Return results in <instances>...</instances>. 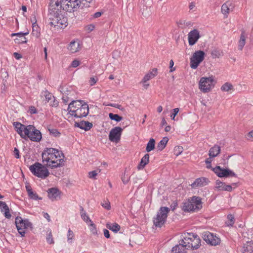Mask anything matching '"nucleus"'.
Masks as SVG:
<instances>
[{
    "mask_svg": "<svg viewBox=\"0 0 253 253\" xmlns=\"http://www.w3.org/2000/svg\"><path fill=\"white\" fill-rule=\"evenodd\" d=\"M204 240L208 244L211 246L219 245L221 243V239L216 234L210 232H206L203 235Z\"/></svg>",
    "mask_w": 253,
    "mask_h": 253,
    "instance_id": "13",
    "label": "nucleus"
},
{
    "mask_svg": "<svg viewBox=\"0 0 253 253\" xmlns=\"http://www.w3.org/2000/svg\"><path fill=\"white\" fill-rule=\"evenodd\" d=\"M123 129L119 126L112 128L109 134V140L113 142L118 143L121 139Z\"/></svg>",
    "mask_w": 253,
    "mask_h": 253,
    "instance_id": "16",
    "label": "nucleus"
},
{
    "mask_svg": "<svg viewBox=\"0 0 253 253\" xmlns=\"http://www.w3.org/2000/svg\"><path fill=\"white\" fill-rule=\"evenodd\" d=\"M48 196L52 201L56 200L60 196V191L56 188H51L48 191Z\"/></svg>",
    "mask_w": 253,
    "mask_h": 253,
    "instance_id": "24",
    "label": "nucleus"
},
{
    "mask_svg": "<svg viewBox=\"0 0 253 253\" xmlns=\"http://www.w3.org/2000/svg\"><path fill=\"white\" fill-rule=\"evenodd\" d=\"M13 126L17 132L25 139L29 138L35 142H39L42 139L41 132L32 125L25 126L19 122H14Z\"/></svg>",
    "mask_w": 253,
    "mask_h": 253,
    "instance_id": "3",
    "label": "nucleus"
},
{
    "mask_svg": "<svg viewBox=\"0 0 253 253\" xmlns=\"http://www.w3.org/2000/svg\"><path fill=\"white\" fill-rule=\"evenodd\" d=\"M97 81H98V78L97 77H96V78L91 77L90 78V79L89 80V84L91 86H92L96 83Z\"/></svg>",
    "mask_w": 253,
    "mask_h": 253,
    "instance_id": "52",
    "label": "nucleus"
},
{
    "mask_svg": "<svg viewBox=\"0 0 253 253\" xmlns=\"http://www.w3.org/2000/svg\"><path fill=\"white\" fill-rule=\"evenodd\" d=\"M212 170L218 177L220 178L236 176V174L231 170L222 168L220 166H216L212 169Z\"/></svg>",
    "mask_w": 253,
    "mask_h": 253,
    "instance_id": "14",
    "label": "nucleus"
},
{
    "mask_svg": "<svg viewBox=\"0 0 253 253\" xmlns=\"http://www.w3.org/2000/svg\"><path fill=\"white\" fill-rule=\"evenodd\" d=\"M155 141L153 138H151L147 144L146 151L148 152L153 150L155 148Z\"/></svg>",
    "mask_w": 253,
    "mask_h": 253,
    "instance_id": "36",
    "label": "nucleus"
},
{
    "mask_svg": "<svg viewBox=\"0 0 253 253\" xmlns=\"http://www.w3.org/2000/svg\"><path fill=\"white\" fill-rule=\"evenodd\" d=\"M67 119L69 121L86 117L89 113L87 103L82 100L73 101L69 104Z\"/></svg>",
    "mask_w": 253,
    "mask_h": 253,
    "instance_id": "2",
    "label": "nucleus"
},
{
    "mask_svg": "<svg viewBox=\"0 0 253 253\" xmlns=\"http://www.w3.org/2000/svg\"><path fill=\"white\" fill-rule=\"evenodd\" d=\"M130 177L128 174H126V172L124 173L122 177V180L124 184H127L129 180Z\"/></svg>",
    "mask_w": 253,
    "mask_h": 253,
    "instance_id": "47",
    "label": "nucleus"
},
{
    "mask_svg": "<svg viewBox=\"0 0 253 253\" xmlns=\"http://www.w3.org/2000/svg\"><path fill=\"white\" fill-rule=\"evenodd\" d=\"M179 109L178 108H176L172 110L170 114V118L171 120H175V117L179 112Z\"/></svg>",
    "mask_w": 253,
    "mask_h": 253,
    "instance_id": "44",
    "label": "nucleus"
},
{
    "mask_svg": "<svg viewBox=\"0 0 253 253\" xmlns=\"http://www.w3.org/2000/svg\"><path fill=\"white\" fill-rule=\"evenodd\" d=\"M183 245L188 250H197L201 246V239L200 237L193 233H187L184 238L181 241Z\"/></svg>",
    "mask_w": 253,
    "mask_h": 253,
    "instance_id": "7",
    "label": "nucleus"
},
{
    "mask_svg": "<svg viewBox=\"0 0 253 253\" xmlns=\"http://www.w3.org/2000/svg\"><path fill=\"white\" fill-rule=\"evenodd\" d=\"M13 55H14V57L16 59H19L22 57L21 55L19 53H17V52H14L13 53Z\"/></svg>",
    "mask_w": 253,
    "mask_h": 253,
    "instance_id": "62",
    "label": "nucleus"
},
{
    "mask_svg": "<svg viewBox=\"0 0 253 253\" xmlns=\"http://www.w3.org/2000/svg\"><path fill=\"white\" fill-rule=\"evenodd\" d=\"M157 75L158 69L156 68H153L145 75L140 82V83L143 84V86L145 89H147L150 85V84L148 83V82L153 79Z\"/></svg>",
    "mask_w": 253,
    "mask_h": 253,
    "instance_id": "15",
    "label": "nucleus"
},
{
    "mask_svg": "<svg viewBox=\"0 0 253 253\" xmlns=\"http://www.w3.org/2000/svg\"><path fill=\"white\" fill-rule=\"evenodd\" d=\"M29 169L32 174L42 179H45L49 175V172L45 165L38 162L31 166Z\"/></svg>",
    "mask_w": 253,
    "mask_h": 253,
    "instance_id": "9",
    "label": "nucleus"
},
{
    "mask_svg": "<svg viewBox=\"0 0 253 253\" xmlns=\"http://www.w3.org/2000/svg\"><path fill=\"white\" fill-rule=\"evenodd\" d=\"M205 53L202 50L195 51L190 58V66L192 69H196L199 64L204 60Z\"/></svg>",
    "mask_w": 253,
    "mask_h": 253,
    "instance_id": "12",
    "label": "nucleus"
},
{
    "mask_svg": "<svg viewBox=\"0 0 253 253\" xmlns=\"http://www.w3.org/2000/svg\"><path fill=\"white\" fill-rule=\"evenodd\" d=\"M214 158L213 157H211L209 156V158L206 159L205 160V163H211V162L212 161V159Z\"/></svg>",
    "mask_w": 253,
    "mask_h": 253,
    "instance_id": "63",
    "label": "nucleus"
},
{
    "mask_svg": "<svg viewBox=\"0 0 253 253\" xmlns=\"http://www.w3.org/2000/svg\"><path fill=\"white\" fill-rule=\"evenodd\" d=\"M101 206L107 210H109L111 209L110 204L108 201H104V203L101 204Z\"/></svg>",
    "mask_w": 253,
    "mask_h": 253,
    "instance_id": "49",
    "label": "nucleus"
},
{
    "mask_svg": "<svg viewBox=\"0 0 253 253\" xmlns=\"http://www.w3.org/2000/svg\"><path fill=\"white\" fill-rule=\"evenodd\" d=\"M212 58H218L223 55V52L217 49H213L211 52Z\"/></svg>",
    "mask_w": 253,
    "mask_h": 253,
    "instance_id": "35",
    "label": "nucleus"
},
{
    "mask_svg": "<svg viewBox=\"0 0 253 253\" xmlns=\"http://www.w3.org/2000/svg\"><path fill=\"white\" fill-rule=\"evenodd\" d=\"M41 96H43L45 97V100L48 102L51 99H53L54 96L49 92L48 90H45L41 92Z\"/></svg>",
    "mask_w": 253,
    "mask_h": 253,
    "instance_id": "34",
    "label": "nucleus"
},
{
    "mask_svg": "<svg viewBox=\"0 0 253 253\" xmlns=\"http://www.w3.org/2000/svg\"><path fill=\"white\" fill-rule=\"evenodd\" d=\"M74 238L73 232L69 229L67 233V241L69 243H72Z\"/></svg>",
    "mask_w": 253,
    "mask_h": 253,
    "instance_id": "42",
    "label": "nucleus"
},
{
    "mask_svg": "<svg viewBox=\"0 0 253 253\" xmlns=\"http://www.w3.org/2000/svg\"><path fill=\"white\" fill-rule=\"evenodd\" d=\"M106 227L115 233L119 231L120 229V226L117 223H107L106 224Z\"/></svg>",
    "mask_w": 253,
    "mask_h": 253,
    "instance_id": "31",
    "label": "nucleus"
},
{
    "mask_svg": "<svg viewBox=\"0 0 253 253\" xmlns=\"http://www.w3.org/2000/svg\"><path fill=\"white\" fill-rule=\"evenodd\" d=\"M43 215L44 217L45 218L48 222L50 221V216L47 213L43 212Z\"/></svg>",
    "mask_w": 253,
    "mask_h": 253,
    "instance_id": "60",
    "label": "nucleus"
},
{
    "mask_svg": "<svg viewBox=\"0 0 253 253\" xmlns=\"http://www.w3.org/2000/svg\"><path fill=\"white\" fill-rule=\"evenodd\" d=\"M216 84V81L212 75L201 77L198 83L199 88L203 93H208L214 87Z\"/></svg>",
    "mask_w": 253,
    "mask_h": 253,
    "instance_id": "8",
    "label": "nucleus"
},
{
    "mask_svg": "<svg viewBox=\"0 0 253 253\" xmlns=\"http://www.w3.org/2000/svg\"><path fill=\"white\" fill-rule=\"evenodd\" d=\"M51 7L62 8L66 11L71 12L79 5L78 0H51Z\"/></svg>",
    "mask_w": 253,
    "mask_h": 253,
    "instance_id": "6",
    "label": "nucleus"
},
{
    "mask_svg": "<svg viewBox=\"0 0 253 253\" xmlns=\"http://www.w3.org/2000/svg\"><path fill=\"white\" fill-rule=\"evenodd\" d=\"M103 234L104 236L107 238H110V234L109 231L106 229H103Z\"/></svg>",
    "mask_w": 253,
    "mask_h": 253,
    "instance_id": "56",
    "label": "nucleus"
},
{
    "mask_svg": "<svg viewBox=\"0 0 253 253\" xmlns=\"http://www.w3.org/2000/svg\"><path fill=\"white\" fill-rule=\"evenodd\" d=\"M210 183V180L205 177H201L196 178L195 181L190 185L193 189H196L199 187L206 186Z\"/></svg>",
    "mask_w": 253,
    "mask_h": 253,
    "instance_id": "19",
    "label": "nucleus"
},
{
    "mask_svg": "<svg viewBox=\"0 0 253 253\" xmlns=\"http://www.w3.org/2000/svg\"><path fill=\"white\" fill-rule=\"evenodd\" d=\"M91 1L92 0H78L79 4L81 3H83V4H85V2L90 3Z\"/></svg>",
    "mask_w": 253,
    "mask_h": 253,
    "instance_id": "59",
    "label": "nucleus"
},
{
    "mask_svg": "<svg viewBox=\"0 0 253 253\" xmlns=\"http://www.w3.org/2000/svg\"><path fill=\"white\" fill-rule=\"evenodd\" d=\"M221 152V148L218 145H214L209 151V156L215 158L217 157Z\"/></svg>",
    "mask_w": 253,
    "mask_h": 253,
    "instance_id": "23",
    "label": "nucleus"
},
{
    "mask_svg": "<svg viewBox=\"0 0 253 253\" xmlns=\"http://www.w3.org/2000/svg\"><path fill=\"white\" fill-rule=\"evenodd\" d=\"M82 45L78 39H75L71 41L68 45L67 49L70 53H75L80 51Z\"/></svg>",
    "mask_w": 253,
    "mask_h": 253,
    "instance_id": "18",
    "label": "nucleus"
},
{
    "mask_svg": "<svg viewBox=\"0 0 253 253\" xmlns=\"http://www.w3.org/2000/svg\"><path fill=\"white\" fill-rule=\"evenodd\" d=\"M149 162V155L146 154L141 159L140 164L138 166V169H143Z\"/></svg>",
    "mask_w": 253,
    "mask_h": 253,
    "instance_id": "30",
    "label": "nucleus"
},
{
    "mask_svg": "<svg viewBox=\"0 0 253 253\" xmlns=\"http://www.w3.org/2000/svg\"><path fill=\"white\" fill-rule=\"evenodd\" d=\"M177 27L180 29H184L188 27L192 26V23L190 21H187L185 19H180L176 22Z\"/></svg>",
    "mask_w": 253,
    "mask_h": 253,
    "instance_id": "28",
    "label": "nucleus"
},
{
    "mask_svg": "<svg viewBox=\"0 0 253 253\" xmlns=\"http://www.w3.org/2000/svg\"><path fill=\"white\" fill-rule=\"evenodd\" d=\"M89 229L91 232V233L94 235L97 236L98 235V231L96 228V225L93 223L92 221L89 222V224L88 225Z\"/></svg>",
    "mask_w": 253,
    "mask_h": 253,
    "instance_id": "38",
    "label": "nucleus"
},
{
    "mask_svg": "<svg viewBox=\"0 0 253 253\" xmlns=\"http://www.w3.org/2000/svg\"><path fill=\"white\" fill-rule=\"evenodd\" d=\"M29 112L31 114H34L37 113V110L35 107L31 106L29 107Z\"/></svg>",
    "mask_w": 253,
    "mask_h": 253,
    "instance_id": "53",
    "label": "nucleus"
},
{
    "mask_svg": "<svg viewBox=\"0 0 253 253\" xmlns=\"http://www.w3.org/2000/svg\"><path fill=\"white\" fill-rule=\"evenodd\" d=\"M8 208L5 202L0 201V211L1 212H3L6 210H8Z\"/></svg>",
    "mask_w": 253,
    "mask_h": 253,
    "instance_id": "45",
    "label": "nucleus"
},
{
    "mask_svg": "<svg viewBox=\"0 0 253 253\" xmlns=\"http://www.w3.org/2000/svg\"><path fill=\"white\" fill-rule=\"evenodd\" d=\"M50 25L57 29H64L68 25V19L59 8L49 6Z\"/></svg>",
    "mask_w": 253,
    "mask_h": 253,
    "instance_id": "4",
    "label": "nucleus"
},
{
    "mask_svg": "<svg viewBox=\"0 0 253 253\" xmlns=\"http://www.w3.org/2000/svg\"><path fill=\"white\" fill-rule=\"evenodd\" d=\"M42 162L44 165L51 169L60 168L64 166L65 156L57 149L46 148L42 154Z\"/></svg>",
    "mask_w": 253,
    "mask_h": 253,
    "instance_id": "1",
    "label": "nucleus"
},
{
    "mask_svg": "<svg viewBox=\"0 0 253 253\" xmlns=\"http://www.w3.org/2000/svg\"><path fill=\"white\" fill-rule=\"evenodd\" d=\"M13 152H14V155L15 156V157L16 158H19V151L16 148H14Z\"/></svg>",
    "mask_w": 253,
    "mask_h": 253,
    "instance_id": "58",
    "label": "nucleus"
},
{
    "mask_svg": "<svg viewBox=\"0 0 253 253\" xmlns=\"http://www.w3.org/2000/svg\"><path fill=\"white\" fill-rule=\"evenodd\" d=\"M15 225L18 233L21 236H24L26 229L32 228V224L28 219H23L21 217L17 216L15 220Z\"/></svg>",
    "mask_w": 253,
    "mask_h": 253,
    "instance_id": "11",
    "label": "nucleus"
},
{
    "mask_svg": "<svg viewBox=\"0 0 253 253\" xmlns=\"http://www.w3.org/2000/svg\"><path fill=\"white\" fill-rule=\"evenodd\" d=\"M80 64V61L78 60H74L71 64V66L72 67L76 68L78 66H79Z\"/></svg>",
    "mask_w": 253,
    "mask_h": 253,
    "instance_id": "55",
    "label": "nucleus"
},
{
    "mask_svg": "<svg viewBox=\"0 0 253 253\" xmlns=\"http://www.w3.org/2000/svg\"><path fill=\"white\" fill-rule=\"evenodd\" d=\"M174 62L172 60H171L169 62V67L170 68V72H172L175 70V68H173Z\"/></svg>",
    "mask_w": 253,
    "mask_h": 253,
    "instance_id": "57",
    "label": "nucleus"
},
{
    "mask_svg": "<svg viewBox=\"0 0 253 253\" xmlns=\"http://www.w3.org/2000/svg\"><path fill=\"white\" fill-rule=\"evenodd\" d=\"M48 103H49V104L50 106L53 107H56L58 105V101L55 99V97L53 99H51Z\"/></svg>",
    "mask_w": 253,
    "mask_h": 253,
    "instance_id": "48",
    "label": "nucleus"
},
{
    "mask_svg": "<svg viewBox=\"0 0 253 253\" xmlns=\"http://www.w3.org/2000/svg\"><path fill=\"white\" fill-rule=\"evenodd\" d=\"M80 211L81 216L84 221L86 223L92 221L89 216L87 215L86 212L84 211L83 207H80Z\"/></svg>",
    "mask_w": 253,
    "mask_h": 253,
    "instance_id": "33",
    "label": "nucleus"
},
{
    "mask_svg": "<svg viewBox=\"0 0 253 253\" xmlns=\"http://www.w3.org/2000/svg\"><path fill=\"white\" fill-rule=\"evenodd\" d=\"M243 253H253V241L247 242L243 247Z\"/></svg>",
    "mask_w": 253,
    "mask_h": 253,
    "instance_id": "29",
    "label": "nucleus"
},
{
    "mask_svg": "<svg viewBox=\"0 0 253 253\" xmlns=\"http://www.w3.org/2000/svg\"><path fill=\"white\" fill-rule=\"evenodd\" d=\"M233 4L229 1H227L224 3L221 6V12L224 15V17L227 18L230 13V8L232 7Z\"/></svg>",
    "mask_w": 253,
    "mask_h": 253,
    "instance_id": "22",
    "label": "nucleus"
},
{
    "mask_svg": "<svg viewBox=\"0 0 253 253\" xmlns=\"http://www.w3.org/2000/svg\"><path fill=\"white\" fill-rule=\"evenodd\" d=\"M110 106L122 110L121 105L117 104H111L110 105Z\"/></svg>",
    "mask_w": 253,
    "mask_h": 253,
    "instance_id": "61",
    "label": "nucleus"
},
{
    "mask_svg": "<svg viewBox=\"0 0 253 253\" xmlns=\"http://www.w3.org/2000/svg\"><path fill=\"white\" fill-rule=\"evenodd\" d=\"M183 151V148L182 146H176L174 148V154L176 156L180 155Z\"/></svg>",
    "mask_w": 253,
    "mask_h": 253,
    "instance_id": "43",
    "label": "nucleus"
},
{
    "mask_svg": "<svg viewBox=\"0 0 253 253\" xmlns=\"http://www.w3.org/2000/svg\"><path fill=\"white\" fill-rule=\"evenodd\" d=\"M168 141V138L167 137H164L158 144L157 149L160 151L163 150L165 148Z\"/></svg>",
    "mask_w": 253,
    "mask_h": 253,
    "instance_id": "32",
    "label": "nucleus"
},
{
    "mask_svg": "<svg viewBox=\"0 0 253 253\" xmlns=\"http://www.w3.org/2000/svg\"><path fill=\"white\" fill-rule=\"evenodd\" d=\"M187 250L181 242L179 245H176L172 249L171 253H187Z\"/></svg>",
    "mask_w": 253,
    "mask_h": 253,
    "instance_id": "25",
    "label": "nucleus"
},
{
    "mask_svg": "<svg viewBox=\"0 0 253 253\" xmlns=\"http://www.w3.org/2000/svg\"><path fill=\"white\" fill-rule=\"evenodd\" d=\"M228 219L230 220V223L228 224V225L232 226L234 224V216L232 214H229L228 215Z\"/></svg>",
    "mask_w": 253,
    "mask_h": 253,
    "instance_id": "54",
    "label": "nucleus"
},
{
    "mask_svg": "<svg viewBox=\"0 0 253 253\" xmlns=\"http://www.w3.org/2000/svg\"><path fill=\"white\" fill-rule=\"evenodd\" d=\"M26 189L27 192L28 196L31 199L35 200L42 199L41 198H40L39 197L38 195L37 194V193L36 192H35L33 191L30 185H26Z\"/></svg>",
    "mask_w": 253,
    "mask_h": 253,
    "instance_id": "26",
    "label": "nucleus"
},
{
    "mask_svg": "<svg viewBox=\"0 0 253 253\" xmlns=\"http://www.w3.org/2000/svg\"><path fill=\"white\" fill-rule=\"evenodd\" d=\"M101 170L97 169L96 170H92L88 172V177L90 178L96 179V175L100 173Z\"/></svg>",
    "mask_w": 253,
    "mask_h": 253,
    "instance_id": "40",
    "label": "nucleus"
},
{
    "mask_svg": "<svg viewBox=\"0 0 253 253\" xmlns=\"http://www.w3.org/2000/svg\"><path fill=\"white\" fill-rule=\"evenodd\" d=\"M29 34L28 32L25 33H13L11 35V37L16 36V38L14 39L15 42L18 44L26 43L27 42V38L25 37L26 35Z\"/></svg>",
    "mask_w": 253,
    "mask_h": 253,
    "instance_id": "21",
    "label": "nucleus"
},
{
    "mask_svg": "<svg viewBox=\"0 0 253 253\" xmlns=\"http://www.w3.org/2000/svg\"><path fill=\"white\" fill-rule=\"evenodd\" d=\"M109 117L110 119L112 120H115L118 122L121 121L122 120V117L117 114L109 113Z\"/></svg>",
    "mask_w": 253,
    "mask_h": 253,
    "instance_id": "41",
    "label": "nucleus"
},
{
    "mask_svg": "<svg viewBox=\"0 0 253 253\" xmlns=\"http://www.w3.org/2000/svg\"><path fill=\"white\" fill-rule=\"evenodd\" d=\"M46 240L48 243L52 244L54 243L53 238L52 237V232L50 231L47 235Z\"/></svg>",
    "mask_w": 253,
    "mask_h": 253,
    "instance_id": "46",
    "label": "nucleus"
},
{
    "mask_svg": "<svg viewBox=\"0 0 253 253\" xmlns=\"http://www.w3.org/2000/svg\"><path fill=\"white\" fill-rule=\"evenodd\" d=\"M215 188L218 191L231 192L233 190V188L231 185H226L225 182L221 181L219 180H217L215 181Z\"/></svg>",
    "mask_w": 253,
    "mask_h": 253,
    "instance_id": "20",
    "label": "nucleus"
},
{
    "mask_svg": "<svg viewBox=\"0 0 253 253\" xmlns=\"http://www.w3.org/2000/svg\"><path fill=\"white\" fill-rule=\"evenodd\" d=\"M50 133L52 134L54 136L58 137L60 135V133L56 129H52L49 130Z\"/></svg>",
    "mask_w": 253,
    "mask_h": 253,
    "instance_id": "50",
    "label": "nucleus"
},
{
    "mask_svg": "<svg viewBox=\"0 0 253 253\" xmlns=\"http://www.w3.org/2000/svg\"><path fill=\"white\" fill-rule=\"evenodd\" d=\"M169 211L168 207L160 208L156 217L153 218L154 225L156 227H161L165 223Z\"/></svg>",
    "mask_w": 253,
    "mask_h": 253,
    "instance_id": "10",
    "label": "nucleus"
},
{
    "mask_svg": "<svg viewBox=\"0 0 253 253\" xmlns=\"http://www.w3.org/2000/svg\"><path fill=\"white\" fill-rule=\"evenodd\" d=\"M233 86L229 83H226L223 84L221 87V90L223 91H229V90H233Z\"/></svg>",
    "mask_w": 253,
    "mask_h": 253,
    "instance_id": "37",
    "label": "nucleus"
},
{
    "mask_svg": "<svg viewBox=\"0 0 253 253\" xmlns=\"http://www.w3.org/2000/svg\"><path fill=\"white\" fill-rule=\"evenodd\" d=\"M202 204L200 197L193 196L183 203L182 210L187 212H198L202 208Z\"/></svg>",
    "mask_w": 253,
    "mask_h": 253,
    "instance_id": "5",
    "label": "nucleus"
},
{
    "mask_svg": "<svg viewBox=\"0 0 253 253\" xmlns=\"http://www.w3.org/2000/svg\"><path fill=\"white\" fill-rule=\"evenodd\" d=\"M3 214L6 218L10 219L11 217V214L10 212L9 208H8V210H6L3 212Z\"/></svg>",
    "mask_w": 253,
    "mask_h": 253,
    "instance_id": "51",
    "label": "nucleus"
},
{
    "mask_svg": "<svg viewBox=\"0 0 253 253\" xmlns=\"http://www.w3.org/2000/svg\"><path fill=\"white\" fill-rule=\"evenodd\" d=\"M195 7V4L194 2H190L189 4V8L190 10H193Z\"/></svg>",
    "mask_w": 253,
    "mask_h": 253,
    "instance_id": "64",
    "label": "nucleus"
},
{
    "mask_svg": "<svg viewBox=\"0 0 253 253\" xmlns=\"http://www.w3.org/2000/svg\"><path fill=\"white\" fill-rule=\"evenodd\" d=\"M246 43V38L244 34H241L240 40L239 42V49L242 50Z\"/></svg>",
    "mask_w": 253,
    "mask_h": 253,
    "instance_id": "39",
    "label": "nucleus"
},
{
    "mask_svg": "<svg viewBox=\"0 0 253 253\" xmlns=\"http://www.w3.org/2000/svg\"><path fill=\"white\" fill-rule=\"evenodd\" d=\"M188 42L190 46L195 44L201 37L200 32L196 29H194L188 34Z\"/></svg>",
    "mask_w": 253,
    "mask_h": 253,
    "instance_id": "17",
    "label": "nucleus"
},
{
    "mask_svg": "<svg viewBox=\"0 0 253 253\" xmlns=\"http://www.w3.org/2000/svg\"><path fill=\"white\" fill-rule=\"evenodd\" d=\"M75 126L85 130H88L92 127V123L87 121H82L80 123H76Z\"/></svg>",
    "mask_w": 253,
    "mask_h": 253,
    "instance_id": "27",
    "label": "nucleus"
}]
</instances>
